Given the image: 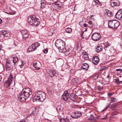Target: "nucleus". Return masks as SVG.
I'll return each instance as SVG.
<instances>
[{
    "instance_id": "f03ea898",
    "label": "nucleus",
    "mask_w": 122,
    "mask_h": 122,
    "mask_svg": "<svg viewBox=\"0 0 122 122\" xmlns=\"http://www.w3.org/2000/svg\"><path fill=\"white\" fill-rule=\"evenodd\" d=\"M65 42L61 39H57L55 43V46L61 51L63 53H65L66 52V50L65 48Z\"/></svg>"
},
{
    "instance_id": "a19ab883",
    "label": "nucleus",
    "mask_w": 122,
    "mask_h": 122,
    "mask_svg": "<svg viewBox=\"0 0 122 122\" xmlns=\"http://www.w3.org/2000/svg\"><path fill=\"white\" fill-rule=\"evenodd\" d=\"M48 34L49 36H51L52 35L53 33L52 32H48Z\"/></svg>"
},
{
    "instance_id": "3c124183",
    "label": "nucleus",
    "mask_w": 122,
    "mask_h": 122,
    "mask_svg": "<svg viewBox=\"0 0 122 122\" xmlns=\"http://www.w3.org/2000/svg\"><path fill=\"white\" fill-rule=\"evenodd\" d=\"M41 7L42 8H43V7H44V6L43 7H42V4L41 3Z\"/></svg>"
},
{
    "instance_id": "6ab92c4d",
    "label": "nucleus",
    "mask_w": 122,
    "mask_h": 122,
    "mask_svg": "<svg viewBox=\"0 0 122 122\" xmlns=\"http://www.w3.org/2000/svg\"><path fill=\"white\" fill-rule=\"evenodd\" d=\"M34 19V20H33V25L37 26L40 23L39 20L35 16V18Z\"/></svg>"
},
{
    "instance_id": "5fc2aeb1",
    "label": "nucleus",
    "mask_w": 122,
    "mask_h": 122,
    "mask_svg": "<svg viewBox=\"0 0 122 122\" xmlns=\"http://www.w3.org/2000/svg\"><path fill=\"white\" fill-rule=\"evenodd\" d=\"M93 16V15H92L91 16H90V19H92V17Z\"/></svg>"
},
{
    "instance_id": "c03bdc74",
    "label": "nucleus",
    "mask_w": 122,
    "mask_h": 122,
    "mask_svg": "<svg viewBox=\"0 0 122 122\" xmlns=\"http://www.w3.org/2000/svg\"><path fill=\"white\" fill-rule=\"evenodd\" d=\"M116 70L117 71H122V69H116Z\"/></svg>"
},
{
    "instance_id": "c756f323",
    "label": "nucleus",
    "mask_w": 122,
    "mask_h": 122,
    "mask_svg": "<svg viewBox=\"0 0 122 122\" xmlns=\"http://www.w3.org/2000/svg\"><path fill=\"white\" fill-rule=\"evenodd\" d=\"M21 32L23 36L25 34L28 33L27 31L26 30H22L21 31Z\"/></svg>"
},
{
    "instance_id": "c9c22d12",
    "label": "nucleus",
    "mask_w": 122,
    "mask_h": 122,
    "mask_svg": "<svg viewBox=\"0 0 122 122\" xmlns=\"http://www.w3.org/2000/svg\"><path fill=\"white\" fill-rule=\"evenodd\" d=\"M21 65H20L19 66H23L24 64L25 63V61H23L22 60H21Z\"/></svg>"
},
{
    "instance_id": "9d476101",
    "label": "nucleus",
    "mask_w": 122,
    "mask_h": 122,
    "mask_svg": "<svg viewBox=\"0 0 122 122\" xmlns=\"http://www.w3.org/2000/svg\"><path fill=\"white\" fill-rule=\"evenodd\" d=\"M116 18L118 19H120L122 18V10H118L115 15Z\"/></svg>"
},
{
    "instance_id": "603ef678",
    "label": "nucleus",
    "mask_w": 122,
    "mask_h": 122,
    "mask_svg": "<svg viewBox=\"0 0 122 122\" xmlns=\"http://www.w3.org/2000/svg\"><path fill=\"white\" fill-rule=\"evenodd\" d=\"M98 88L100 90V89L101 88V87H100V86H98Z\"/></svg>"
},
{
    "instance_id": "2eb2a0df",
    "label": "nucleus",
    "mask_w": 122,
    "mask_h": 122,
    "mask_svg": "<svg viewBox=\"0 0 122 122\" xmlns=\"http://www.w3.org/2000/svg\"><path fill=\"white\" fill-rule=\"evenodd\" d=\"M48 73L49 75L51 77H53L54 76H56V73L55 71L53 70H49Z\"/></svg>"
},
{
    "instance_id": "f704fd0d",
    "label": "nucleus",
    "mask_w": 122,
    "mask_h": 122,
    "mask_svg": "<svg viewBox=\"0 0 122 122\" xmlns=\"http://www.w3.org/2000/svg\"><path fill=\"white\" fill-rule=\"evenodd\" d=\"M94 117L93 116L91 115L89 117V119L91 120H92L94 119Z\"/></svg>"
},
{
    "instance_id": "b1692460",
    "label": "nucleus",
    "mask_w": 122,
    "mask_h": 122,
    "mask_svg": "<svg viewBox=\"0 0 122 122\" xmlns=\"http://www.w3.org/2000/svg\"><path fill=\"white\" fill-rule=\"evenodd\" d=\"M13 62L14 63V65H15L17 62L18 61V59L17 57H13Z\"/></svg>"
},
{
    "instance_id": "20e7f679",
    "label": "nucleus",
    "mask_w": 122,
    "mask_h": 122,
    "mask_svg": "<svg viewBox=\"0 0 122 122\" xmlns=\"http://www.w3.org/2000/svg\"><path fill=\"white\" fill-rule=\"evenodd\" d=\"M109 27L112 28H116L120 25V23L115 20H111L108 21Z\"/></svg>"
},
{
    "instance_id": "f257e3e1",
    "label": "nucleus",
    "mask_w": 122,
    "mask_h": 122,
    "mask_svg": "<svg viewBox=\"0 0 122 122\" xmlns=\"http://www.w3.org/2000/svg\"><path fill=\"white\" fill-rule=\"evenodd\" d=\"M32 93L31 89L28 87L24 88L19 96V98L22 102H25Z\"/></svg>"
},
{
    "instance_id": "6e6d98bb",
    "label": "nucleus",
    "mask_w": 122,
    "mask_h": 122,
    "mask_svg": "<svg viewBox=\"0 0 122 122\" xmlns=\"http://www.w3.org/2000/svg\"><path fill=\"white\" fill-rule=\"evenodd\" d=\"M115 109V108H113L112 109V110H114Z\"/></svg>"
},
{
    "instance_id": "ddd939ff",
    "label": "nucleus",
    "mask_w": 122,
    "mask_h": 122,
    "mask_svg": "<svg viewBox=\"0 0 122 122\" xmlns=\"http://www.w3.org/2000/svg\"><path fill=\"white\" fill-rule=\"evenodd\" d=\"M99 59L98 57L95 56L94 57L92 58V62L95 65H97L98 63Z\"/></svg>"
},
{
    "instance_id": "4468645a",
    "label": "nucleus",
    "mask_w": 122,
    "mask_h": 122,
    "mask_svg": "<svg viewBox=\"0 0 122 122\" xmlns=\"http://www.w3.org/2000/svg\"><path fill=\"white\" fill-rule=\"evenodd\" d=\"M89 66V65L86 63H84L81 66V67L80 68V69H83L86 71L87 70Z\"/></svg>"
},
{
    "instance_id": "72a5a7b5",
    "label": "nucleus",
    "mask_w": 122,
    "mask_h": 122,
    "mask_svg": "<svg viewBox=\"0 0 122 122\" xmlns=\"http://www.w3.org/2000/svg\"><path fill=\"white\" fill-rule=\"evenodd\" d=\"M111 99L112 102H116L117 101V99L115 97H112Z\"/></svg>"
},
{
    "instance_id": "4be33fe9",
    "label": "nucleus",
    "mask_w": 122,
    "mask_h": 122,
    "mask_svg": "<svg viewBox=\"0 0 122 122\" xmlns=\"http://www.w3.org/2000/svg\"><path fill=\"white\" fill-rule=\"evenodd\" d=\"M102 49V47L101 46H98L95 48V51L97 53L101 51Z\"/></svg>"
},
{
    "instance_id": "423d86ee",
    "label": "nucleus",
    "mask_w": 122,
    "mask_h": 122,
    "mask_svg": "<svg viewBox=\"0 0 122 122\" xmlns=\"http://www.w3.org/2000/svg\"><path fill=\"white\" fill-rule=\"evenodd\" d=\"M82 115L81 113L80 112H74L71 115V117L72 118L76 119L79 118Z\"/></svg>"
},
{
    "instance_id": "4c0bfd02",
    "label": "nucleus",
    "mask_w": 122,
    "mask_h": 122,
    "mask_svg": "<svg viewBox=\"0 0 122 122\" xmlns=\"http://www.w3.org/2000/svg\"><path fill=\"white\" fill-rule=\"evenodd\" d=\"M111 45V44L108 43L105 45V50H107V48H108V47Z\"/></svg>"
},
{
    "instance_id": "2f4dec72",
    "label": "nucleus",
    "mask_w": 122,
    "mask_h": 122,
    "mask_svg": "<svg viewBox=\"0 0 122 122\" xmlns=\"http://www.w3.org/2000/svg\"><path fill=\"white\" fill-rule=\"evenodd\" d=\"M82 57L85 60H87L88 57V56L87 54H84L83 56Z\"/></svg>"
},
{
    "instance_id": "6e6552de",
    "label": "nucleus",
    "mask_w": 122,
    "mask_h": 122,
    "mask_svg": "<svg viewBox=\"0 0 122 122\" xmlns=\"http://www.w3.org/2000/svg\"><path fill=\"white\" fill-rule=\"evenodd\" d=\"M13 78V77L12 75L10 73L9 76V77L8 79V80L6 81L5 83V84L7 85V87L9 86L11 83V82Z\"/></svg>"
},
{
    "instance_id": "0eeeda50",
    "label": "nucleus",
    "mask_w": 122,
    "mask_h": 122,
    "mask_svg": "<svg viewBox=\"0 0 122 122\" xmlns=\"http://www.w3.org/2000/svg\"><path fill=\"white\" fill-rule=\"evenodd\" d=\"M69 97V94L67 91H65L62 95V99L65 101H66L68 99Z\"/></svg>"
},
{
    "instance_id": "e433bc0d",
    "label": "nucleus",
    "mask_w": 122,
    "mask_h": 122,
    "mask_svg": "<svg viewBox=\"0 0 122 122\" xmlns=\"http://www.w3.org/2000/svg\"><path fill=\"white\" fill-rule=\"evenodd\" d=\"M107 68V67L106 66H102L100 68V70L101 71H102L103 70L106 69Z\"/></svg>"
},
{
    "instance_id": "7c9ffc66",
    "label": "nucleus",
    "mask_w": 122,
    "mask_h": 122,
    "mask_svg": "<svg viewBox=\"0 0 122 122\" xmlns=\"http://www.w3.org/2000/svg\"><path fill=\"white\" fill-rule=\"evenodd\" d=\"M115 81L116 83L118 84H119L121 83L122 82V81H119V79H116Z\"/></svg>"
},
{
    "instance_id": "1a4fd4ad",
    "label": "nucleus",
    "mask_w": 122,
    "mask_h": 122,
    "mask_svg": "<svg viewBox=\"0 0 122 122\" xmlns=\"http://www.w3.org/2000/svg\"><path fill=\"white\" fill-rule=\"evenodd\" d=\"M35 18V16H29L28 17L27 20L28 22L31 25H33L34 24L33 22V20H34V18Z\"/></svg>"
},
{
    "instance_id": "79ce46f5",
    "label": "nucleus",
    "mask_w": 122,
    "mask_h": 122,
    "mask_svg": "<svg viewBox=\"0 0 122 122\" xmlns=\"http://www.w3.org/2000/svg\"><path fill=\"white\" fill-rule=\"evenodd\" d=\"M20 122H26V121L24 119H22L21 120Z\"/></svg>"
},
{
    "instance_id": "7ed1b4c3",
    "label": "nucleus",
    "mask_w": 122,
    "mask_h": 122,
    "mask_svg": "<svg viewBox=\"0 0 122 122\" xmlns=\"http://www.w3.org/2000/svg\"><path fill=\"white\" fill-rule=\"evenodd\" d=\"M46 94L41 92H37L33 98V99L36 101L42 102L46 98Z\"/></svg>"
},
{
    "instance_id": "39448f33",
    "label": "nucleus",
    "mask_w": 122,
    "mask_h": 122,
    "mask_svg": "<svg viewBox=\"0 0 122 122\" xmlns=\"http://www.w3.org/2000/svg\"><path fill=\"white\" fill-rule=\"evenodd\" d=\"M101 36V35L100 33L95 32L93 34L92 38L93 41H97L100 39Z\"/></svg>"
},
{
    "instance_id": "de8ad7c7",
    "label": "nucleus",
    "mask_w": 122,
    "mask_h": 122,
    "mask_svg": "<svg viewBox=\"0 0 122 122\" xmlns=\"http://www.w3.org/2000/svg\"><path fill=\"white\" fill-rule=\"evenodd\" d=\"M106 119V117H105L104 118H101V119L102 120H104Z\"/></svg>"
},
{
    "instance_id": "dca6fc26",
    "label": "nucleus",
    "mask_w": 122,
    "mask_h": 122,
    "mask_svg": "<svg viewBox=\"0 0 122 122\" xmlns=\"http://www.w3.org/2000/svg\"><path fill=\"white\" fill-rule=\"evenodd\" d=\"M92 5L94 6H97V7L101 6V3L98 0H96L92 2Z\"/></svg>"
},
{
    "instance_id": "8fccbe9b",
    "label": "nucleus",
    "mask_w": 122,
    "mask_h": 122,
    "mask_svg": "<svg viewBox=\"0 0 122 122\" xmlns=\"http://www.w3.org/2000/svg\"><path fill=\"white\" fill-rule=\"evenodd\" d=\"M36 68V69L39 70L40 69V68L39 67H37V68Z\"/></svg>"
},
{
    "instance_id": "cd10ccee",
    "label": "nucleus",
    "mask_w": 122,
    "mask_h": 122,
    "mask_svg": "<svg viewBox=\"0 0 122 122\" xmlns=\"http://www.w3.org/2000/svg\"><path fill=\"white\" fill-rule=\"evenodd\" d=\"M29 36L28 33L25 34L23 36V40H25L26 38H27Z\"/></svg>"
},
{
    "instance_id": "37998d69",
    "label": "nucleus",
    "mask_w": 122,
    "mask_h": 122,
    "mask_svg": "<svg viewBox=\"0 0 122 122\" xmlns=\"http://www.w3.org/2000/svg\"><path fill=\"white\" fill-rule=\"evenodd\" d=\"M83 25L85 27H88V25L86 24H84Z\"/></svg>"
},
{
    "instance_id": "393cba45",
    "label": "nucleus",
    "mask_w": 122,
    "mask_h": 122,
    "mask_svg": "<svg viewBox=\"0 0 122 122\" xmlns=\"http://www.w3.org/2000/svg\"><path fill=\"white\" fill-rule=\"evenodd\" d=\"M107 15L109 17L112 16L113 15L111 11L108 10L107 11Z\"/></svg>"
},
{
    "instance_id": "9b49d317",
    "label": "nucleus",
    "mask_w": 122,
    "mask_h": 122,
    "mask_svg": "<svg viewBox=\"0 0 122 122\" xmlns=\"http://www.w3.org/2000/svg\"><path fill=\"white\" fill-rule=\"evenodd\" d=\"M11 63L10 61L9 60H7L6 64V68L7 70H11L12 68L11 66Z\"/></svg>"
},
{
    "instance_id": "864d4df0",
    "label": "nucleus",
    "mask_w": 122,
    "mask_h": 122,
    "mask_svg": "<svg viewBox=\"0 0 122 122\" xmlns=\"http://www.w3.org/2000/svg\"><path fill=\"white\" fill-rule=\"evenodd\" d=\"M2 77L1 76H0V82L1 81V80Z\"/></svg>"
},
{
    "instance_id": "473e14b6",
    "label": "nucleus",
    "mask_w": 122,
    "mask_h": 122,
    "mask_svg": "<svg viewBox=\"0 0 122 122\" xmlns=\"http://www.w3.org/2000/svg\"><path fill=\"white\" fill-rule=\"evenodd\" d=\"M33 44L34 45L35 47H36V48L40 45V44L37 42L35 43V44Z\"/></svg>"
},
{
    "instance_id": "c85d7f7f",
    "label": "nucleus",
    "mask_w": 122,
    "mask_h": 122,
    "mask_svg": "<svg viewBox=\"0 0 122 122\" xmlns=\"http://www.w3.org/2000/svg\"><path fill=\"white\" fill-rule=\"evenodd\" d=\"M66 32L67 33H70L72 31V29L70 28H67L65 29Z\"/></svg>"
},
{
    "instance_id": "aec40b11",
    "label": "nucleus",
    "mask_w": 122,
    "mask_h": 122,
    "mask_svg": "<svg viewBox=\"0 0 122 122\" xmlns=\"http://www.w3.org/2000/svg\"><path fill=\"white\" fill-rule=\"evenodd\" d=\"M61 3L59 1H56L53 4V5L56 8L61 7Z\"/></svg>"
},
{
    "instance_id": "58836bf2",
    "label": "nucleus",
    "mask_w": 122,
    "mask_h": 122,
    "mask_svg": "<svg viewBox=\"0 0 122 122\" xmlns=\"http://www.w3.org/2000/svg\"><path fill=\"white\" fill-rule=\"evenodd\" d=\"M48 49L47 48H46L43 50V52L45 54H46L48 52Z\"/></svg>"
},
{
    "instance_id": "4d7b16f0",
    "label": "nucleus",
    "mask_w": 122,
    "mask_h": 122,
    "mask_svg": "<svg viewBox=\"0 0 122 122\" xmlns=\"http://www.w3.org/2000/svg\"><path fill=\"white\" fill-rule=\"evenodd\" d=\"M94 1H95V0H94Z\"/></svg>"
},
{
    "instance_id": "a18cd8bd",
    "label": "nucleus",
    "mask_w": 122,
    "mask_h": 122,
    "mask_svg": "<svg viewBox=\"0 0 122 122\" xmlns=\"http://www.w3.org/2000/svg\"><path fill=\"white\" fill-rule=\"evenodd\" d=\"M108 95L109 96H111L112 95V94L111 93H109L108 94Z\"/></svg>"
},
{
    "instance_id": "5701e85b",
    "label": "nucleus",
    "mask_w": 122,
    "mask_h": 122,
    "mask_svg": "<svg viewBox=\"0 0 122 122\" xmlns=\"http://www.w3.org/2000/svg\"><path fill=\"white\" fill-rule=\"evenodd\" d=\"M116 105H117L115 103H112V102H111L109 104L108 106H107L106 107V109L105 110L107 109L109 107L110 108L115 107L116 106Z\"/></svg>"
},
{
    "instance_id": "f8f14e48",
    "label": "nucleus",
    "mask_w": 122,
    "mask_h": 122,
    "mask_svg": "<svg viewBox=\"0 0 122 122\" xmlns=\"http://www.w3.org/2000/svg\"><path fill=\"white\" fill-rule=\"evenodd\" d=\"M36 49V47H35L34 45L32 44L28 48L27 51L28 52L30 51H34Z\"/></svg>"
},
{
    "instance_id": "bb28decb",
    "label": "nucleus",
    "mask_w": 122,
    "mask_h": 122,
    "mask_svg": "<svg viewBox=\"0 0 122 122\" xmlns=\"http://www.w3.org/2000/svg\"><path fill=\"white\" fill-rule=\"evenodd\" d=\"M88 27H92L93 25V24L92 22L90 21H89L88 22Z\"/></svg>"
},
{
    "instance_id": "09e8293b",
    "label": "nucleus",
    "mask_w": 122,
    "mask_h": 122,
    "mask_svg": "<svg viewBox=\"0 0 122 122\" xmlns=\"http://www.w3.org/2000/svg\"><path fill=\"white\" fill-rule=\"evenodd\" d=\"M2 21V19L0 18V24L1 23Z\"/></svg>"
},
{
    "instance_id": "a211bd4d",
    "label": "nucleus",
    "mask_w": 122,
    "mask_h": 122,
    "mask_svg": "<svg viewBox=\"0 0 122 122\" xmlns=\"http://www.w3.org/2000/svg\"><path fill=\"white\" fill-rule=\"evenodd\" d=\"M111 5L112 7L119 6L120 5V3L118 1L113 2L111 3Z\"/></svg>"
},
{
    "instance_id": "a878e982",
    "label": "nucleus",
    "mask_w": 122,
    "mask_h": 122,
    "mask_svg": "<svg viewBox=\"0 0 122 122\" xmlns=\"http://www.w3.org/2000/svg\"><path fill=\"white\" fill-rule=\"evenodd\" d=\"M69 120L66 118H62L61 120V122H69Z\"/></svg>"
},
{
    "instance_id": "ea45409f",
    "label": "nucleus",
    "mask_w": 122,
    "mask_h": 122,
    "mask_svg": "<svg viewBox=\"0 0 122 122\" xmlns=\"http://www.w3.org/2000/svg\"><path fill=\"white\" fill-rule=\"evenodd\" d=\"M61 107L60 106H57V110L58 112L61 110Z\"/></svg>"
},
{
    "instance_id": "412c9836",
    "label": "nucleus",
    "mask_w": 122,
    "mask_h": 122,
    "mask_svg": "<svg viewBox=\"0 0 122 122\" xmlns=\"http://www.w3.org/2000/svg\"><path fill=\"white\" fill-rule=\"evenodd\" d=\"M2 32L4 36L5 37H10V35L9 33L4 30H2Z\"/></svg>"
},
{
    "instance_id": "f3484780",
    "label": "nucleus",
    "mask_w": 122,
    "mask_h": 122,
    "mask_svg": "<svg viewBox=\"0 0 122 122\" xmlns=\"http://www.w3.org/2000/svg\"><path fill=\"white\" fill-rule=\"evenodd\" d=\"M39 107H36L34 109H33L32 113L33 115L35 116V115L37 114L39 111Z\"/></svg>"
},
{
    "instance_id": "49530a36",
    "label": "nucleus",
    "mask_w": 122,
    "mask_h": 122,
    "mask_svg": "<svg viewBox=\"0 0 122 122\" xmlns=\"http://www.w3.org/2000/svg\"><path fill=\"white\" fill-rule=\"evenodd\" d=\"M37 64L36 63H35L34 65L35 66V65H36V66H35V67L36 68H37V67H38L36 65Z\"/></svg>"
}]
</instances>
